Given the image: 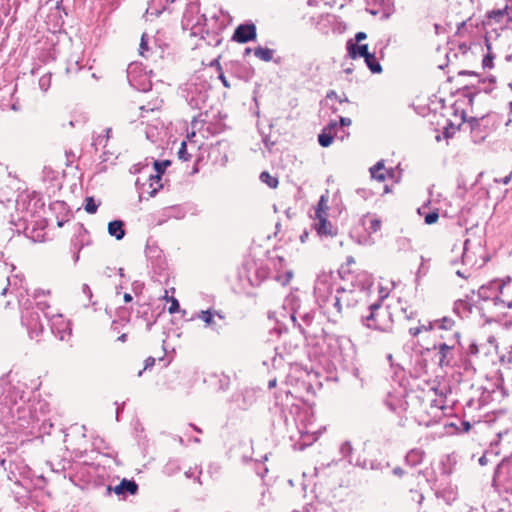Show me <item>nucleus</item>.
<instances>
[{
  "label": "nucleus",
  "mask_w": 512,
  "mask_h": 512,
  "mask_svg": "<svg viewBox=\"0 0 512 512\" xmlns=\"http://www.w3.org/2000/svg\"><path fill=\"white\" fill-rule=\"evenodd\" d=\"M107 494L112 492L119 497L125 499L128 495H135L138 492V484L134 480L122 479V481L116 486H108Z\"/></svg>",
  "instance_id": "obj_12"
},
{
  "label": "nucleus",
  "mask_w": 512,
  "mask_h": 512,
  "mask_svg": "<svg viewBox=\"0 0 512 512\" xmlns=\"http://www.w3.org/2000/svg\"><path fill=\"white\" fill-rule=\"evenodd\" d=\"M178 157L179 159H182L184 161H188L190 159V155L187 152V144L185 141L181 143V147L178 151Z\"/></svg>",
  "instance_id": "obj_41"
},
{
  "label": "nucleus",
  "mask_w": 512,
  "mask_h": 512,
  "mask_svg": "<svg viewBox=\"0 0 512 512\" xmlns=\"http://www.w3.org/2000/svg\"><path fill=\"white\" fill-rule=\"evenodd\" d=\"M453 345H448L446 343H440L438 345V356H439V365L441 367L450 366L453 361Z\"/></svg>",
  "instance_id": "obj_17"
},
{
  "label": "nucleus",
  "mask_w": 512,
  "mask_h": 512,
  "mask_svg": "<svg viewBox=\"0 0 512 512\" xmlns=\"http://www.w3.org/2000/svg\"><path fill=\"white\" fill-rule=\"evenodd\" d=\"M297 318H299L301 320V322L298 323V328H299L300 332L304 336H309L312 333L311 327L314 322L315 312L314 311H309V312L294 311L291 314V319L294 322V324H296Z\"/></svg>",
  "instance_id": "obj_13"
},
{
  "label": "nucleus",
  "mask_w": 512,
  "mask_h": 512,
  "mask_svg": "<svg viewBox=\"0 0 512 512\" xmlns=\"http://www.w3.org/2000/svg\"><path fill=\"white\" fill-rule=\"evenodd\" d=\"M39 312L41 310L38 309V302L36 303V308H26L22 311L21 321L27 328L31 339L38 338L44 331V325Z\"/></svg>",
  "instance_id": "obj_6"
},
{
  "label": "nucleus",
  "mask_w": 512,
  "mask_h": 512,
  "mask_svg": "<svg viewBox=\"0 0 512 512\" xmlns=\"http://www.w3.org/2000/svg\"><path fill=\"white\" fill-rule=\"evenodd\" d=\"M336 343L338 344L339 347L351 344L350 341L348 339H345V338H337L336 339Z\"/></svg>",
  "instance_id": "obj_51"
},
{
  "label": "nucleus",
  "mask_w": 512,
  "mask_h": 512,
  "mask_svg": "<svg viewBox=\"0 0 512 512\" xmlns=\"http://www.w3.org/2000/svg\"><path fill=\"white\" fill-rule=\"evenodd\" d=\"M424 458V452L421 449H411L405 456V462L407 465L414 467L422 463Z\"/></svg>",
  "instance_id": "obj_21"
},
{
  "label": "nucleus",
  "mask_w": 512,
  "mask_h": 512,
  "mask_svg": "<svg viewBox=\"0 0 512 512\" xmlns=\"http://www.w3.org/2000/svg\"><path fill=\"white\" fill-rule=\"evenodd\" d=\"M88 236L87 229L82 224H77L74 238L72 240L73 246L77 249L74 254V261L77 262L79 260V252L85 246L88 245V240L85 238Z\"/></svg>",
  "instance_id": "obj_14"
},
{
  "label": "nucleus",
  "mask_w": 512,
  "mask_h": 512,
  "mask_svg": "<svg viewBox=\"0 0 512 512\" xmlns=\"http://www.w3.org/2000/svg\"><path fill=\"white\" fill-rule=\"evenodd\" d=\"M496 79L493 76H490L488 78L479 79L477 84L470 86H466L463 89V95L468 98V101L470 104L473 102V98L481 93L484 92L486 94L492 92L495 89Z\"/></svg>",
  "instance_id": "obj_9"
},
{
  "label": "nucleus",
  "mask_w": 512,
  "mask_h": 512,
  "mask_svg": "<svg viewBox=\"0 0 512 512\" xmlns=\"http://www.w3.org/2000/svg\"><path fill=\"white\" fill-rule=\"evenodd\" d=\"M392 306L393 316L396 314L398 317H402L406 320L414 319L417 316V312L410 306L404 305L401 299L397 300V303Z\"/></svg>",
  "instance_id": "obj_16"
},
{
  "label": "nucleus",
  "mask_w": 512,
  "mask_h": 512,
  "mask_svg": "<svg viewBox=\"0 0 512 512\" xmlns=\"http://www.w3.org/2000/svg\"><path fill=\"white\" fill-rule=\"evenodd\" d=\"M318 217V223L315 224V228L319 235L324 236H332L333 235V226L331 222H329L325 217H323L320 213V210L316 212Z\"/></svg>",
  "instance_id": "obj_19"
},
{
  "label": "nucleus",
  "mask_w": 512,
  "mask_h": 512,
  "mask_svg": "<svg viewBox=\"0 0 512 512\" xmlns=\"http://www.w3.org/2000/svg\"><path fill=\"white\" fill-rule=\"evenodd\" d=\"M219 382H220V388L225 390L228 387L230 380L228 377L223 376L222 378L219 379Z\"/></svg>",
  "instance_id": "obj_47"
},
{
  "label": "nucleus",
  "mask_w": 512,
  "mask_h": 512,
  "mask_svg": "<svg viewBox=\"0 0 512 512\" xmlns=\"http://www.w3.org/2000/svg\"><path fill=\"white\" fill-rule=\"evenodd\" d=\"M404 470L401 467H395L393 469V474L398 477H402L404 475Z\"/></svg>",
  "instance_id": "obj_54"
},
{
  "label": "nucleus",
  "mask_w": 512,
  "mask_h": 512,
  "mask_svg": "<svg viewBox=\"0 0 512 512\" xmlns=\"http://www.w3.org/2000/svg\"><path fill=\"white\" fill-rule=\"evenodd\" d=\"M314 294L320 306L334 317L340 316L345 308L355 306L361 295L353 287L337 286L334 292L332 280L326 275L317 279Z\"/></svg>",
  "instance_id": "obj_2"
},
{
  "label": "nucleus",
  "mask_w": 512,
  "mask_h": 512,
  "mask_svg": "<svg viewBox=\"0 0 512 512\" xmlns=\"http://www.w3.org/2000/svg\"><path fill=\"white\" fill-rule=\"evenodd\" d=\"M125 224L122 220H113L108 223V233L110 236L115 237L117 240H121L125 237Z\"/></svg>",
  "instance_id": "obj_20"
},
{
  "label": "nucleus",
  "mask_w": 512,
  "mask_h": 512,
  "mask_svg": "<svg viewBox=\"0 0 512 512\" xmlns=\"http://www.w3.org/2000/svg\"><path fill=\"white\" fill-rule=\"evenodd\" d=\"M41 295H50V290L44 291V290L38 289L34 292L33 296L35 299H38Z\"/></svg>",
  "instance_id": "obj_50"
},
{
  "label": "nucleus",
  "mask_w": 512,
  "mask_h": 512,
  "mask_svg": "<svg viewBox=\"0 0 512 512\" xmlns=\"http://www.w3.org/2000/svg\"><path fill=\"white\" fill-rule=\"evenodd\" d=\"M277 384V380L274 378V379H271L269 382H268V388L269 389H272L276 386Z\"/></svg>",
  "instance_id": "obj_56"
},
{
  "label": "nucleus",
  "mask_w": 512,
  "mask_h": 512,
  "mask_svg": "<svg viewBox=\"0 0 512 512\" xmlns=\"http://www.w3.org/2000/svg\"><path fill=\"white\" fill-rule=\"evenodd\" d=\"M459 75H475L476 76V74L474 72L466 71V70L459 72Z\"/></svg>",
  "instance_id": "obj_60"
},
{
  "label": "nucleus",
  "mask_w": 512,
  "mask_h": 512,
  "mask_svg": "<svg viewBox=\"0 0 512 512\" xmlns=\"http://www.w3.org/2000/svg\"><path fill=\"white\" fill-rule=\"evenodd\" d=\"M464 430L467 432L471 428V424L469 422H463Z\"/></svg>",
  "instance_id": "obj_61"
},
{
  "label": "nucleus",
  "mask_w": 512,
  "mask_h": 512,
  "mask_svg": "<svg viewBox=\"0 0 512 512\" xmlns=\"http://www.w3.org/2000/svg\"><path fill=\"white\" fill-rule=\"evenodd\" d=\"M182 27L184 30H189L191 36H199L201 39H205V34H209L207 18L205 14L199 13L198 0H189L183 14Z\"/></svg>",
  "instance_id": "obj_4"
},
{
  "label": "nucleus",
  "mask_w": 512,
  "mask_h": 512,
  "mask_svg": "<svg viewBox=\"0 0 512 512\" xmlns=\"http://www.w3.org/2000/svg\"><path fill=\"white\" fill-rule=\"evenodd\" d=\"M353 263H355L354 258L352 256L347 257V264L350 265V264H353Z\"/></svg>",
  "instance_id": "obj_64"
},
{
  "label": "nucleus",
  "mask_w": 512,
  "mask_h": 512,
  "mask_svg": "<svg viewBox=\"0 0 512 512\" xmlns=\"http://www.w3.org/2000/svg\"><path fill=\"white\" fill-rule=\"evenodd\" d=\"M334 97L335 99H338V95L335 91H330L327 93V98H332Z\"/></svg>",
  "instance_id": "obj_57"
},
{
  "label": "nucleus",
  "mask_w": 512,
  "mask_h": 512,
  "mask_svg": "<svg viewBox=\"0 0 512 512\" xmlns=\"http://www.w3.org/2000/svg\"><path fill=\"white\" fill-rule=\"evenodd\" d=\"M142 68L138 63H131L127 68V79L129 84L139 91H149L151 82L145 74H141Z\"/></svg>",
  "instance_id": "obj_8"
},
{
  "label": "nucleus",
  "mask_w": 512,
  "mask_h": 512,
  "mask_svg": "<svg viewBox=\"0 0 512 512\" xmlns=\"http://www.w3.org/2000/svg\"><path fill=\"white\" fill-rule=\"evenodd\" d=\"M260 180L270 188H276L279 183L278 179L276 177L270 175V173L267 171H263L260 174Z\"/></svg>",
  "instance_id": "obj_30"
},
{
  "label": "nucleus",
  "mask_w": 512,
  "mask_h": 512,
  "mask_svg": "<svg viewBox=\"0 0 512 512\" xmlns=\"http://www.w3.org/2000/svg\"><path fill=\"white\" fill-rule=\"evenodd\" d=\"M470 134L474 143H481L492 131L491 119L489 115L480 118L471 117L468 121Z\"/></svg>",
  "instance_id": "obj_7"
},
{
  "label": "nucleus",
  "mask_w": 512,
  "mask_h": 512,
  "mask_svg": "<svg viewBox=\"0 0 512 512\" xmlns=\"http://www.w3.org/2000/svg\"><path fill=\"white\" fill-rule=\"evenodd\" d=\"M42 173H43V179L44 180L52 181V180L56 179L57 176H58V171H56L53 168L48 167V166H45L43 168V172Z\"/></svg>",
  "instance_id": "obj_38"
},
{
  "label": "nucleus",
  "mask_w": 512,
  "mask_h": 512,
  "mask_svg": "<svg viewBox=\"0 0 512 512\" xmlns=\"http://www.w3.org/2000/svg\"><path fill=\"white\" fill-rule=\"evenodd\" d=\"M469 243H470L469 239H466L465 242H464V251H463V254H462L463 262H465L466 258H467V248H468Z\"/></svg>",
  "instance_id": "obj_52"
},
{
  "label": "nucleus",
  "mask_w": 512,
  "mask_h": 512,
  "mask_svg": "<svg viewBox=\"0 0 512 512\" xmlns=\"http://www.w3.org/2000/svg\"><path fill=\"white\" fill-rule=\"evenodd\" d=\"M98 206H99V204L95 202L93 197H87L85 199L84 209L87 213H89V214L96 213Z\"/></svg>",
  "instance_id": "obj_35"
},
{
  "label": "nucleus",
  "mask_w": 512,
  "mask_h": 512,
  "mask_svg": "<svg viewBox=\"0 0 512 512\" xmlns=\"http://www.w3.org/2000/svg\"><path fill=\"white\" fill-rule=\"evenodd\" d=\"M51 85V75L45 74L39 79V87L42 91L46 92Z\"/></svg>",
  "instance_id": "obj_39"
},
{
  "label": "nucleus",
  "mask_w": 512,
  "mask_h": 512,
  "mask_svg": "<svg viewBox=\"0 0 512 512\" xmlns=\"http://www.w3.org/2000/svg\"><path fill=\"white\" fill-rule=\"evenodd\" d=\"M438 218H439L438 212L432 211L425 216V223L428 225L434 224L437 222Z\"/></svg>",
  "instance_id": "obj_42"
},
{
  "label": "nucleus",
  "mask_w": 512,
  "mask_h": 512,
  "mask_svg": "<svg viewBox=\"0 0 512 512\" xmlns=\"http://www.w3.org/2000/svg\"><path fill=\"white\" fill-rule=\"evenodd\" d=\"M348 54L352 59H356L358 57L367 58L370 54L368 51L367 44H357L352 43L351 41L347 42Z\"/></svg>",
  "instance_id": "obj_18"
},
{
  "label": "nucleus",
  "mask_w": 512,
  "mask_h": 512,
  "mask_svg": "<svg viewBox=\"0 0 512 512\" xmlns=\"http://www.w3.org/2000/svg\"><path fill=\"white\" fill-rule=\"evenodd\" d=\"M170 165V161L169 160H164V161H154V168H155V171H156V175L155 176H151L150 179H157V180H160V176L161 174H163L166 170V168Z\"/></svg>",
  "instance_id": "obj_28"
},
{
  "label": "nucleus",
  "mask_w": 512,
  "mask_h": 512,
  "mask_svg": "<svg viewBox=\"0 0 512 512\" xmlns=\"http://www.w3.org/2000/svg\"><path fill=\"white\" fill-rule=\"evenodd\" d=\"M256 36V26L254 23L249 22L240 24L236 27L232 36V40L244 44L249 41L255 40Z\"/></svg>",
  "instance_id": "obj_11"
},
{
  "label": "nucleus",
  "mask_w": 512,
  "mask_h": 512,
  "mask_svg": "<svg viewBox=\"0 0 512 512\" xmlns=\"http://www.w3.org/2000/svg\"><path fill=\"white\" fill-rule=\"evenodd\" d=\"M155 364V359L153 357H148L146 360H145V367L144 369H147L149 367H152L153 365Z\"/></svg>",
  "instance_id": "obj_53"
},
{
  "label": "nucleus",
  "mask_w": 512,
  "mask_h": 512,
  "mask_svg": "<svg viewBox=\"0 0 512 512\" xmlns=\"http://www.w3.org/2000/svg\"><path fill=\"white\" fill-rule=\"evenodd\" d=\"M199 121L196 117L193 118L192 122H191V126L192 128H197V125H198Z\"/></svg>",
  "instance_id": "obj_59"
},
{
  "label": "nucleus",
  "mask_w": 512,
  "mask_h": 512,
  "mask_svg": "<svg viewBox=\"0 0 512 512\" xmlns=\"http://www.w3.org/2000/svg\"><path fill=\"white\" fill-rule=\"evenodd\" d=\"M435 327L434 321H428L424 324H420L417 327L409 328V334L413 337L418 336L423 331H431Z\"/></svg>",
  "instance_id": "obj_26"
},
{
  "label": "nucleus",
  "mask_w": 512,
  "mask_h": 512,
  "mask_svg": "<svg viewBox=\"0 0 512 512\" xmlns=\"http://www.w3.org/2000/svg\"><path fill=\"white\" fill-rule=\"evenodd\" d=\"M372 277L367 272H361L353 276L351 279L350 286L362 294L365 290L372 286Z\"/></svg>",
  "instance_id": "obj_15"
},
{
  "label": "nucleus",
  "mask_w": 512,
  "mask_h": 512,
  "mask_svg": "<svg viewBox=\"0 0 512 512\" xmlns=\"http://www.w3.org/2000/svg\"><path fill=\"white\" fill-rule=\"evenodd\" d=\"M486 462H487V460H486V457H485V456H482V457H480V458H479V463H480V465H485V464H486Z\"/></svg>",
  "instance_id": "obj_63"
},
{
  "label": "nucleus",
  "mask_w": 512,
  "mask_h": 512,
  "mask_svg": "<svg viewBox=\"0 0 512 512\" xmlns=\"http://www.w3.org/2000/svg\"><path fill=\"white\" fill-rule=\"evenodd\" d=\"M199 318L202 319L207 326H213L215 324L213 320L214 314L210 310L201 311Z\"/></svg>",
  "instance_id": "obj_36"
},
{
  "label": "nucleus",
  "mask_w": 512,
  "mask_h": 512,
  "mask_svg": "<svg viewBox=\"0 0 512 512\" xmlns=\"http://www.w3.org/2000/svg\"><path fill=\"white\" fill-rule=\"evenodd\" d=\"M503 288L504 284H499L497 280H493L478 289V296L484 301L493 299L496 305L498 303L504 304V301L497 296V293H502Z\"/></svg>",
  "instance_id": "obj_10"
},
{
  "label": "nucleus",
  "mask_w": 512,
  "mask_h": 512,
  "mask_svg": "<svg viewBox=\"0 0 512 512\" xmlns=\"http://www.w3.org/2000/svg\"><path fill=\"white\" fill-rule=\"evenodd\" d=\"M132 299H133V298H132L131 294H129V293H125V294H124V301H125V302H127V303H128V302H131V301H132Z\"/></svg>",
  "instance_id": "obj_58"
},
{
  "label": "nucleus",
  "mask_w": 512,
  "mask_h": 512,
  "mask_svg": "<svg viewBox=\"0 0 512 512\" xmlns=\"http://www.w3.org/2000/svg\"><path fill=\"white\" fill-rule=\"evenodd\" d=\"M386 168L383 161L377 162L373 167L370 168L371 177L378 181H384L386 179Z\"/></svg>",
  "instance_id": "obj_22"
},
{
  "label": "nucleus",
  "mask_w": 512,
  "mask_h": 512,
  "mask_svg": "<svg viewBox=\"0 0 512 512\" xmlns=\"http://www.w3.org/2000/svg\"><path fill=\"white\" fill-rule=\"evenodd\" d=\"M511 179H512V171L507 176H505L503 178H495L494 182L508 185L510 183Z\"/></svg>",
  "instance_id": "obj_44"
},
{
  "label": "nucleus",
  "mask_w": 512,
  "mask_h": 512,
  "mask_svg": "<svg viewBox=\"0 0 512 512\" xmlns=\"http://www.w3.org/2000/svg\"><path fill=\"white\" fill-rule=\"evenodd\" d=\"M351 123H352V121L350 118L340 117V119H339L340 128L345 127V126H350Z\"/></svg>",
  "instance_id": "obj_46"
},
{
  "label": "nucleus",
  "mask_w": 512,
  "mask_h": 512,
  "mask_svg": "<svg viewBox=\"0 0 512 512\" xmlns=\"http://www.w3.org/2000/svg\"><path fill=\"white\" fill-rule=\"evenodd\" d=\"M336 137L332 132L326 131L325 129L318 135V142L322 147H328Z\"/></svg>",
  "instance_id": "obj_27"
},
{
  "label": "nucleus",
  "mask_w": 512,
  "mask_h": 512,
  "mask_svg": "<svg viewBox=\"0 0 512 512\" xmlns=\"http://www.w3.org/2000/svg\"><path fill=\"white\" fill-rule=\"evenodd\" d=\"M181 470L180 460L177 458H172L167 461V463L163 467L164 474L168 476H172L178 473Z\"/></svg>",
  "instance_id": "obj_23"
},
{
  "label": "nucleus",
  "mask_w": 512,
  "mask_h": 512,
  "mask_svg": "<svg viewBox=\"0 0 512 512\" xmlns=\"http://www.w3.org/2000/svg\"><path fill=\"white\" fill-rule=\"evenodd\" d=\"M367 38V34L365 32H358L355 35V40L357 44Z\"/></svg>",
  "instance_id": "obj_49"
},
{
  "label": "nucleus",
  "mask_w": 512,
  "mask_h": 512,
  "mask_svg": "<svg viewBox=\"0 0 512 512\" xmlns=\"http://www.w3.org/2000/svg\"><path fill=\"white\" fill-rule=\"evenodd\" d=\"M381 229V220L378 218H372L369 220L367 231L369 233H376Z\"/></svg>",
  "instance_id": "obj_37"
},
{
  "label": "nucleus",
  "mask_w": 512,
  "mask_h": 512,
  "mask_svg": "<svg viewBox=\"0 0 512 512\" xmlns=\"http://www.w3.org/2000/svg\"><path fill=\"white\" fill-rule=\"evenodd\" d=\"M486 45H487L488 52L483 57L482 67H483V69H491V68H493V60L495 58V55L491 52V47H490V44L488 43L487 39H486Z\"/></svg>",
  "instance_id": "obj_29"
},
{
  "label": "nucleus",
  "mask_w": 512,
  "mask_h": 512,
  "mask_svg": "<svg viewBox=\"0 0 512 512\" xmlns=\"http://www.w3.org/2000/svg\"><path fill=\"white\" fill-rule=\"evenodd\" d=\"M339 452L344 459H348L349 463H351L350 457L353 452V447L350 441H344L339 448Z\"/></svg>",
  "instance_id": "obj_33"
},
{
  "label": "nucleus",
  "mask_w": 512,
  "mask_h": 512,
  "mask_svg": "<svg viewBox=\"0 0 512 512\" xmlns=\"http://www.w3.org/2000/svg\"><path fill=\"white\" fill-rule=\"evenodd\" d=\"M147 35L144 33L141 37V42H140V46H139V53L141 56L147 58L148 57V52H149V47H148V44H147Z\"/></svg>",
  "instance_id": "obj_40"
},
{
  "label": "nucleus",
  "mask_w": 512,
  "mask_h": 512,
  "mask_svg": "<svg viewBox=\"0 0 512 512\" xmlns=\"http://www.w3.org/2000/svg\"><path fill=\"white\" fill-rule=\"evenodd\" d=\"M361 323L368 329L392 333L394 327L392 306L384 305L381 301L371 304L367 314L362 315Z\"/></svg>",
  "instance_id": "obj_3"
},
{
  "label": "nucleus",
  "mask_w": 512,
  "mask_h": 512,
  "mask_svg": "<svg viewBox=\"0 0 512 512\" xmlns=\"http://www.w3.org/2000/svg\"><path fill=\"white\" fill-rule=\"evenodd\" d=\"M365 62L367 64V66L369 67V69L371 70V72L373 73H379L382 71V67L381 65L379 64V62L377 61L376 57L374 56V54H369L367 58H365Z\"/></svg>",
  "instance_id": "obj_31"
},
{
  "label": "nucleus",
  "mask_w": 512,
  "mask_h": 512,
  "mask_svg": "<svg viewBox=\"0 0 512 512\" xmlns=\"http://www.w3.org/2000/svg\"><path fill=\"white\" fill-rule=\"evenodd\" d=\"M185 476L187 478H191L193 476V471L191 468L189 470L185 471Z\"/></svg>",
  "instance_id": "obj_62"
},
{
  "label": "nucleus",
  "mask_w": 512,
  "mask_h": 512,
  "mask_svg": "<svg viewBox=\"0 0 512 512\" xmlns=\"http://www.w3.org/2000/svg\"><path fill=\"white\" fill-rule=\"evenodd\" d=\"M179 302L176 298H171V305L168 309L170 314H174L179 310Z\"/></svg>",
  "instance_id": "obj_43"
},
{
  "label": "nucleus",
  "mask_w": 512,
  "mask_h": 512,
  "mask_svg": "<svg viewBox=\"0 0 512 512\" xmlns=\"http://www.w3.org/2000/svg\"><path fill=\"white\" fill-rule=\"evenodd\" d=\"M111 134H112V129L111 128H106L105 129V136H101L99 135L98 137H96L94 140H93V143L92 145L95 146V148L97 149L98 146H103L105 147L108 140L110 139L111 137Z\"/></svg>",
  "instance_id": "obj_32"
},
{
  "label": "nucleus",
  "mask_w": 512,
  "mask_h": 512,
  "mask_svg": "<svg viewBox=\"0 0 512 512\" xmlns=\"http://www.w3.org/2000/svg\"><path fill=\"white\" fill-rule=\"evenodd\" d=\"M25 384L10 380V374L0 378V437L25 433L34 417L25 403Z\"/></svg>",
  "instance_id": "obj_1"
},
{
  "label": "nucleus",
  "mask_w": 512,
  "mask_h": 512,
  "mask_svg": "<svg viewBox=\"0 0 512 512\" xmlns=\"http://www.w3.org/2000/svg\"><path fill=\"white\" fill-rule=\"evenodd\" d=\"M218 78L220 79L224 87H231V84L229 83V81L227 80L226 76L223 73H220Z\"/></svg>",
  "instance_id": "obj_48"
},
{
  "label": "nucleus",
  "mask_w": 512,
  "mask_h": 512,
  "mask_svg": "<svg viewBox=\"0 0 512 512\" xmlns=\"http://www.w3.org/2000/svg\"><path fill=\"white\" fill-rule=\"evenodd\" d=\"M50 305L46 301H38V309L41 310L44 317L48 320L50 324L51 333L63 341L66 337L70 336L71 328L69 322L65 320L62 314L60 313H51Z\"/></svg>",
  "instance_id": "obj_5"
},
{
  "label": "nucleus",
  "mask_w": 512,
  "mask_h": 512,
  "mask_svg": "<svg viewBox=\"0 0 512 512\" xmlns=\"http://www.w3.org/2000/svg\"><path fill=\"white\" fill-rule=\"evenodd\" d=\"M435 326H438L443 330H451L455 324L454 320L448 317H443L441 319L434 321Z\"/></svg>",
  "instance_id": "obj_34"
},
{
  "label": "nucleus",
  "mask_w": 512,
  "mask_h": 512,
  "mask_svg": "<svg viewBox=\"0 0 512 512\" xmlns=\"http://www.w3.org/2000/svg\"><path fill=\"white\" fill-rule=\"evenodd\" d=\"M157 108H158L157 106H153V107H152V106H150V104H148V105H144V106H141V107H140V109H141L142 111H146V112H148V111H154V110H155V109H157Z\"/></svg>",
  "instance_id": "obj_55"
},
{
  "label": "nucleus",
  "mask_w": 512,
  "mask_h": 512,
  "mask_svg": "<svg viewBox=\"0 0 512 512\" xmlns=\"http://www.w3.org/2000/svg\"><path fill=\"white\" fill-rule=\"evenodd\" d=\"M82 292H83V294H85L87 296V298L89 300H91V298H92V291H91V288L89 287L88 284H83L82 285Z\"/></svg>",
  "instance_id": "obj_45"
},
{
  "label": "nucleus",
  "mask_w": 512,
  "mask_h": 512,
  "mask_svg": "<svg viewBox=\"0 0 512 512\" xmlns=\"http://www.w3.org/2000/svg\"><path fill=\"white\" fill-rule=\"evenodd\" d=\"M326 131L332 132L337 138L340 140H344L349 136V133L345 132L344 130L341 131V134L338 135V132L340 131V125L337 121H331L325 128Z\"/></svg>",
  "instance_id": "obj_25"
},
{
  "label": "nucleus",
  "mask_w": 512,
  "mask_h": 512,
  "mask_svg": "<svg viewBox=\"0 0 512 512\" xmlns=\"http://www.w3.org/2000/svg\"><path fill=\"white\" fill-rule=\"evenodd\" d=\"M273 54L274 50L269 48L259 46L254 49V55L265 62L271 61L273 59Z\"/></svg>",
  "instance_id": "obj_24"
}]
</instances>
